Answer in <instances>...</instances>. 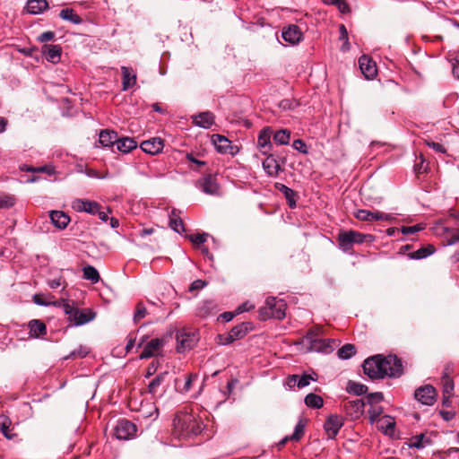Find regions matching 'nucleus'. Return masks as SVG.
<instances>
[{
	"label": "nucleus",
	"instance_id": "5",
	"mask_svg": "<svg viewBox=\"0 0 459 459\" xmlns=\"http://www.w3.org/2000/svg\"><path fill=\"white\" fill-rule=\"evenodd\" d=\"M370 235H365L354 230L342 231L338 235L339 247L344 252H350L354 244L363 243Z\"/></svg>",
	"mask_w": 459,
	"mask_h": 459
},
{
	"label": "nucleus",
	"instance_id": "2",
	"mask_svg": "<svg viewBox=\"0 0 459 459\" xmlns=\"http://www.w3.org/2000/svg\"><path fill=\"white\" fill-rule=\"evenodd\" d=\"M62 307L72 325L79 326L94 319L95 314L89 308H79L72 300L62 299Z\"/></svg>",
	"mask_w": 459,
	"mask_h": 459
},
{
	"label": "nucleus",
	"instance_id": "3",
	"mask_svg": "<svg viewBox=\"0 0 459 459\" xmlns=\"http://www.w3.org/2000/svg\"><path fill=\"white\" fill-rule=\"evenodd\" d=\"M286 303L283 299H277L275 297H268L265 305L259 308L261 320L269 318L282 319L285 317Z\"/></svg>",
	"mask_w": 459,
	"mask_h": 459
},
{
	"label": "nucleus",
	"instance_id": "7",
	"mask_svg": "<svg viewBox=\"0 0 459 459\" xmlns=\"http://www.w3.org/2000/svg\"><path fill=\"white\" fill-rule=\"evenodd\" d=\"M137 428L130 420H119L114 429V435L117 439L127 440L134 437L136 434Z\"/></svg>",
	"mask_w": 459,
	"mask_h": 459
},
{
	"label": "nucleus",
	"instance_id": "37",
	"mask_svg": "<svg viewBox=\"0 0 459 459\" xmlns=\"http://www.w3.org/2000/svg\"><path fill=\"white\" fill-rule=\"evenodd\" d=\"M305 404L312 409H320L324 405V400L320 395L316 394H308L305 397Z\"/></svg>",
	"mask_w": 459,
	"mask_h": 459
},
{
	"label": "nucleus",
	"instance_id": "56",
	"mask_svg": "<svg viewBox=\"0 0 459 459\" xmlns=\"http://www.w3.org/2000/svg\"><path fill=\"white\" fill-rule=\"evenodd\" d=\"M195 379H197V375L196 374H190L186 377L183 387L180 388V392L181 393H187L190 390V388H191L193 381L195 380Z\"/></svg>",
	"mask_w": 459,
	"mask_h": 459
},
{
	"label": "nucleus",
	"instance_id": "12",
	"mask_svg": "<svg viewBox=\"0 0 459 459\" xmlns=\"http://www.w3.org/2000/svg\"><path fill=\"white\" fill-rule=\"evenodd\" d=\"M355 217L363 221H389L393 219V216L388 213H385L379 211L371 212L368 210L360 209L354 213Z\"/></svg>",
	"mask_w": 459,
	"mask_h": 459
},
{
	"label": "nucleus",
	"instance_id": "57",
	"mask_svg": "<svg viewBox=\"0 0 459 459\" xmlns=\"http://www.w3.org/2000/svg\"><path fill=\"white\" fill-rule=\"evenodd\" d=\"M296 106L297 104L290 100H283L279 103V107L284 110L293 109Z\"/></svg>",
	"mask_w": 459,
	"mask_h": 459
},
{
	"label": "nucleus",
	"instance_id": "58",
	"mask_svg": "<svg viewBox=\"0 0 459 459\" xmlns=\"http://www.w3.org/2000/svg\"><path fill=\"white\" fill-rule=\"evenodd\" d=\"M218 340H219V343L222 344V345H228L234 342L233 338L230 336V334L229 333H225V334H219Z\"/></svg>",
	"mask_w": 459,
	"mask_h": 459
},
{
	"label": "nucleus",
	"instance_id": "54",
	"mask_svg": "<svg viewBox=\"0 0 459 459\" xmlns=\"http://www.w3.org/2000/svg\"><path fill=\"white\" fill-rule=\"evenodd\" d=\"M0 431L4 434L7 438H12V436L9 434V422L8 418L1 415L0 416Z\"/></svg>",
	"mask_w": 459,
	"mask_h": 459
},
{
	"label": "nucleus",
	"instance_id": "18",
	"mask_svg": "<svg viewBox=\"0 0 459 459\" xmlns=\"http://www.w3.org/2000/svg\"><path fill=\"white\" fill-rule=\"evenodd\" d=\"M281 37L286 42L295 45L301 40L302 32L298 25L292 24L283 28Z\"/></svg>",
	"mask_w": 459,
	"mask_h": 459
},
{
	"label": "nucleus",
	"instance_id": "24",
	"mask_svg": "<svg viewBox=\"0 0 459 459\" xmlns=\"http://www.w3.org/2000/svg\"><path fill=\"white\" fill-rule=\"evenodd\" d=\"M395 420L389 415H383L378 419L377 429L385 435L393 437L394 435Z\"/></svg>",
	"mask_w": 459,
	"mask_h": 459
},
{
	"label": "nucleus",
	"instance_id": "55",
	"mask_svg": "<svg viewBox=\"0 0 459 459\" xmlns=\"http://www.w3.org/2000/svg\"><path fill=\"white\" fill-rule=\"evenodd\" d=\"M207 238H208L207 233H202V234L198 233V234L189 236L190 241L195 245L204 244L206 241Z\"/></svg>",
	"mask_w": 459,
	"mask_h": 459
},
{
	"label": "nucleus",
	"instance_id": "20",
	"mask_svg": "<svg viewBox=\"0 0 459 459\" xmlns=\"http://www.w3.org/2000/svg\"><path fill=\"white\" fill-rule=\"evenodd\" d=\"M200 189L207 195H218L219 185L212 175L204 176L199 180Z\"/></svg>",
	"mask_w": 459,
	"mask_h": 459
},
{
	"label": "nucleus",
	"instance_id": "14",
	"mask_svg": "<svg viewBox=\"0 0 459 459\" xmlns=\"http://www.w3.org/2000/svg\"><path fill=\"white\" fill-rule=\"evenodd\" d=\"M359 65L362 74L368 80L374 79L377 74L376 63L368 56H361L359 58Z\"/></svg>",
	"mask_w": 459,
	"mask_h": 459
},
{
	"label": "nucleus",
	"instance_id": "62",
	"mask_svg": "<svg viewBox=\"0 0 459 459\" xmlns=\"http://www.w3.org/2000/svg\"><path fill=\"white\" fill-rule=\"evenodd\" d=\"M254 307H255L254 305L250 304L249 302H245V303L241 304L240 306H238V307L236 310V313L241 314L244 312H247V311L253 309Z\"/></svg>",
	"mask_w": 459,
	"mask_h": 459
},
{
	"label": "nucleus",
	"instance_id": "26",
	"mask_svg": "<svg viewBox=\"0 0 459 459\" xmlns=\"http://www.w3.org/2000/svg\"><path fill=\"white\" fill-rule=\"evenodd\" d=\"M49 216L52 223L60 230L65 229L70 222V217L61 211H52Z\"/></svg>",
	"mask_w": 459,
	"mask_h": 459
},
{
	"label": "nucleus",
	"instance_id": "4",
	"mask_svg": "<svg viewBox=\"0 0 459 459\" xmlns=\"http://www.w3.org/2000/svg\"><path fill=\"white\" fill-rule=\"evenodd\" d=\"M383 359L381 354H377L368 358L364 360L363 370L364 373L371 379H379L386 377V370L384 369Z\"/></svg>",
	"mask_w": 459,
	"mask_h": 459
},
{
	"label": "nucleus",
	"instance_id": "52",
	"mask_svg": "<svg viewBox=\"0 0 459 459\" xmlns=\"http://www.w3.org/2000/svg\"><path fill=\"white\" fill-rule=\"evenodd\" d=\"M316 374L314 375H307L304 374L301 377L299 376V381L297 383V386L299 388H303L310 384V381H315L316 378Z\"/></svg>",
	"mask_w": 459,
	"mask_h": 459
},
{
	"label": "nucleus",
	"instance_id": "40",
	"mask_svg": "<svg viewBox=\"0 0 459 459\" xmlns=\"http://www.w3.org/2000/svg\"><path fill=\"white\" fill-rule=\"evenodd\" d=\"M356 353V347L353 344L347 343L338 350V357L342 359H351Z\"/></svg>",
	"mask_w": 459,
	"mask_h": 459
},
{
	"label": "nucleus",
	"instance_id": "15",
	"mask_svg": "<svg viewBox=\"0 0 459 459\" xmlns=\"http://www.w3.org/2000/svg\"><path fill=\"white\" fill-rule=\"evenodd\" d=\"M342 425V419L336 414H333L326 419L324 429L329 438H334Z\"/></svg>",
	"mask_w": 459,
	"mask_h": 459
},
{
	"label": "nucleus",
	"instance_id": "49",
	"mask_svg": "<svg viewBox=\"0 0 459 459\" xmlns=\"http://www.w3.org/2000/svg\"><path fill=\"white\" fill-rule=\"evenodd\" d=\"M90 352L89 348L86 346H80L79 348L73 351L68 356H66L65 359H76V358H85L88 353Z\"/></svg>",
	"mask_w": 459,
	"mask_h": 459
},
{
	"label": "nucleus",
	"instance_id": "21",
	"mask_svg": "<svg viewBox=\"0 0 459 459\" xmlns=\"http://www.w3.org/2000/svg\"><path fill=\"white\" fill-rule=\"evenodd\" d=\"M42 53L47 61L57 64L61 58L62 48L59 45L47 44L42 47Z\"/></svg>",
	"mask_w": 459,
	"mask_h": 459
},
{
	"label": "nucleus",
	"instance_id": "6",
	"mask_svg": "<svg viewBox=\"0 0 459 459\" xmlns=\"http://www.w3.org/2000/svg\"><path fill=\"white\" fill-rule=\"evenodd\" d=\"M177 351L185 352L193 349L198 342V333L195 331L181 329L177 333Z\"/></svg>",
	"mask_w": 459,
	"mask_h": 459
},
{
	"label": "nucleus",
	"instance_id": "51",
	"mask_svg": "<svg viewBox=\"0 0 459 459\" xmlns=\"http://www.w3.org/2000/svg\"><path fill=\"white\" fill-rule=\"evenodd\" d=\"M383 409L379 406H373L368 410V417L371 423L378 422V419L382 416Z\"/></svg>",
	"mask_w": 459,
	"mask_h": 459
},
{
	"label": "nucleus",
	"instance_id": "48",
	"mask_svg": "<svg viewBox=\"0 0 459 459\" xmlns=\"http://www.w3.org/2000/svg\"><path fill=\"white\" fill-rule=\"evenodd\" d=\"M147 309L143 302H138L136 304L135 311L134 314V322L137 323L141 319L144 318L147 316Z\"/></svg>",
	"mask_w": 459,
	"mask_h": 459
},
{
	"label": "nucleus",
	"instance_id": "43",
	"mask_svg": "<svg viewBox=\"0 0 459 459\" xmlns=\"http://www.w3.org/2000/svg\"><path fill=\"white\" fill-rule=\"evenodd\" d=\"M368 390V387L360 383H357L354 381H349L347 385V391L349 393L354 394L356 395H361L365 394Z\"/></svg>",
	"mask_w": 459,
	"mask_h": 459
},
{
	"label": "nucleus",
	"instance_id": "17",
	"mask_svg": "<svg viewBox=\"0 0 459 459\" xmlns=\"http://www.w3.org/2000/svg\"><path fill=\"white\" fill-rule=\"evenodd\" d=\"M164 142L160 137H153L149 140L143 141L141 143V149L151 155H156L163 150Z\"/></svg>",
	"mask_w": 459,
	"mask_h": 459
},
{
	"label": "nucleus",
	"instance_id": "11",
	"mask_svg": "<svg viewBox=\"0 0 459 459\" xmlns=\"http://www.w3.org/2000/svg\"><path fill=\"white\" fill-rule=\"evenodd\" d=\"M71 206L77 212H86L91 215H95L99 212V208H101V205L96 201L81 198L74 199Z\"/></svg>",
	"mask_w": 459,
	"mask_h": 459
},
{
	"label": "nucleus",
	"instance_id": "35",
	"mask_svg": "<svg viewBox=\"0 0 459 459\" xmlns=\"http://www.w3.org/2000/svg\"><path fill=\"white\" fill-rule=\"evenodd\" d=\"M59 16L61 19L68 21L73 24H81L82 22V19L72 8L61 10Z\"/></svg>",
	"mask_w": 459,
	"mask_h": 459
},
{
	"label": "nucleus",
	"instance_id": "16",
	"mask_svg": "<svg viewBox=\"0 0 459 459\" xmlns=\"http://www.w3.org/2000/svg\"><path fill=\"white\" fill-rule=\"evenodd\" d=\"M336 346L337 342L334 339H324L320 337L317 341H313L312 346H308L307 350L309 351L330 353Z\"/></svg>",
	"mask_w": 459,
	"mask_h": 459
},
{
	"label": "nucleus",
	"instance_id": "32",
	"mask_svg": "<svg viewBox=\"0 0 459 459\" xmlns=\"http://www.w3.org/2000/svg\"><path fill=\"white\" fill-rule=\"evenodd\" d=\"M117 134L114 131L102 130L100 133L99 142L104 147L112 146L116 143Z\"/></svg>",
	"mask_w": 459,
	"mask_h": 459
},
{
	"label": "nucleus",
	"instance_id": "28",
	"mask_svg": "<svg viewBox=\"0 0 459 459\" xmlns=\"http://www.w3.org/2000/svg\"><path fill=\"white\" fill-rule=\"evenodd\" d=\"M116 144L117 150L123 153H128L137 147V143L130 137L117 138Z\"/></svg>",
	"mask_w": 459,
	"mask_h": 459
},
{
	"label": "nucleus",
	"instance_id": "19",
	"mask_svg": "<svg viewBox=\"0 0 459 459\" xmlns=\"http://www.w3.org/2000/svg\"><path fill=\"white\" fill-rule=\"evenodd\" d=\"M273 135V129L270 126L263 128L257 138V146L260 148L264 154H266L272 149L271 137Z\"/></svg>",
	"mask_w": 459,
	"mask_h": 459
},
{
	"label": "nucleus",
	"instance_id": "31",
	"mask_svg": "<svg viewBox=\"0 0 459 459\" xmlns=\"http://www.w3.org/2000/svg\"><path fill=\"white\" fill-rule=\"evenodd\" d=\"M275 188L284 195L290 208H294L296 206V193L294 190L281 183H276Z\"/></svg>",
	"mask_w": 459,
	"mask_h": 459
},
{
	"label": "nucleus",
	"instance_id": "33",
	"mask_svg": "<svg viewBox=\"0 0 459 459\" xmlns=\"http://www.w3.org/2000/svg\"><path fill=\"white\" fill-rule=\"evenodd\" d=\"M263 167L269 176H277L281 170L280 165L272 156L263 161Z\"/></svg>",
	"mask_w": 459,
	"mask_h": 459
},
{
	"label": "nucleus",
	"instance_id": "45",
	"mask_svg": "<svg viewBox=\"0 0 459 459\" xmlns=\"http://www.w3.org/2000/svg\"><path fill=\"white\" fill-rule=\"evenodd\" d=\"M320 337H321V328L315 327V328L310 329L307 333V334L304 338V342L307 344V347L312 346L313 341H317Z\"/></svg>",
	"mask_w": 459,
	"mask_h": 459
},
{
	"label": "nucleus",
	"instance_id": "27",
	"mask_svg": "<svg viewBox=\"0 0 459 459\" xmlns=\"http://www.w3.org/2000/svg\"><path fill=\"white\" fill-rule=\"evenodd\" d=\"M30 329V336L38 338L47 333L46 325L38 319L30 320L28 324Z\"/></svg>",
	"mask_w": 459,
	"mask_h": 459
},
{
	"label": "nucleus",
	"instance_id": "64",
	"mask_svg": "<svg viewBox=\"0 0 459 459\" xmlns=\"http://www.w3.org/2000/svg\"><path fill=\"white\" fill-rule=\"evenodd\" d=\"M205 285H206V282H205V281H202V280H195V281H194L191 283L189 290H201V289H203Z\"/></svg>",
	"mask_w": 459,
	"mask_h": 459
},
{
	"label": "nucleus",
	"instance_id": "38",
	"mask_svg": "<svg viewBox=\"0 0 459 459\" xmlns=\"http://www.w3.org/2000/svg\"><path fill=\"white\" fill-rule=\"evenodd\" d=\"M290 131L288 129H281L273 134V140L276 143L287 145L290 143Z\"/></svg>",
	"mask_w": 459,
	"mask_h": 459
},
{
	"label": "nucleus",
	"instance_id": "46",
	"mask_svg": "<svg viewBox=\"0 0 459 459\" xmlns=\"http://www.w3.org/2000/svg\"><path fill=\"white\" fill-rule=\"evenodd\" d=\"M339 31H340L339 39L343 42V44L341 47V50L342 52H347L348 50H350V43H349L347 29L343 24H341L339 27Z\"/></svg>",
	"mask_w": 459,
	"mask_h": 459
},
{
	"label": "nucleus",
	"instance_id": "59",
	"mask_svg": "<svg viewBox=\"0 0 459 459\" xmlns=\"http://www.w3.org/2000/svg\"><path fill=\"white\" fill-rule=\"evenodd\" d=\"M293 147L302 153H307V145L301 139H297L293 142Z\"/></svg>",
	"mask_w": 459,
	"mask_h": 459
},
{
	"label": "nucleus",
	"instance_id": "53",
	"mask_svg": "<svg viewBox=\"0 0 459 459\" xmlns=\"http://www.w3.org/2000/svg\"><path fill=\"white\" fill-rule=\"evenodd\" d=\"M15 198L12 195H2L0 196V208L8 209L14 205Z\"/></svg>",
	"mask_w": 459,
	"mask_h": 459
},
{
	"label": "nucleus",
	"instance_id": "39",
	"mask_svg": "<svg viewBox=\"0 0 459 459\" xmlns=\"http://www.w3.org/2000/svg\"><path fill=\"white\" fill-rule=\"evenodd\" d=\"M82 271L84 279L91 281L92 283H96L100 281V273L95 267L87 265L83 267Z\"/></svg>",
	"mask_w": 459,
	"mask_h": 459
},
{
	"label": "nucleus",
	"instance_id": "60",
	"mask_svg": "<svg viewBox=\"0 0 459 459\" xmlns=\"http://www.w3.org/2000/svg\"><path fill=\"white\" fill-rule=\"evenodd\" d=\"M421 228L418 225L414 226H405L402 228V233L403 235H409V234H414L418 231H420Z\"/></svg>",
	"mask_w": 459,
	"mask_h": 459
},
{
	"label": "nucleus",
	"instance_id": "1",
	"mask_svg": "<svg viewBox=\"0 0 459 459\" xmlns=\"http://www.w3.org/2000/svg\"><path fill=\"white\" fill-rule=\"evenodd\" d=\"M202 419L192 411H178L173 420V436L178 439H189L202 433Z\"/></svg>",
	"mask_w": 459,
	"mask_h": 459
},
{
	"label": "nucleus",
	"instance_id": "10",
	"mask_svg": "<svg viewBox=\"0 0 459 459\" xmlns=\"http://www.w3.org/2000/svg\"><path fill=\"white\" fill-rule=\"evenodd\" d=\"M212 143L215 149L222 154L235 155L238 152V147L233 145L228 138L221 134H212Z\"/></svg>",
	"mask_w": 459,
	"mask_h": 459
},
{
	"label": "nucleus",
	"instance_id": "41",
	"mask_svg": "<svg viewBox=\"0 0 459 459\" xmlns=\"http://www.w3.org/2000/svg\"><path fill=\"white\" fill-rule=\"evenodd\" d=\"M442 385L443 394H446V396H453L455 387L454 381L446 372H444V375L442 377Z\"/></svg>",
	"mask_w": 459,
	"mask_h": 459
},
{
	"label": "nucleus",
	"instance_id": "9",
	"mask_svg": "<svg viewBox=\"0 0 459 459\" xmlns=\"http://www.w3.org/2000/svg\"><path fill=\"white\" fill-rule=\"evenodd\" d=\"M414 397L420 403L430 406L437 400V391L434 386L426 385L415 390Z\"/></svg>",
	"mask_w": 459,
	"mask_h": 459
},
{
	"label": "nucleus",
	"instance_id": "47",
	"mask_svg": "<svg viewBox=\"0 0 459 459\" xmlns=\"http://www.w3.org/2000/svg\"><path fill=\"white\" fill-rule=\"evenodd\" d=\"M305 430V422L302 419L299 420L297 425L295 426V429L292 435L290 436L291 441H299L304 435Z\"/></svg>",
	"mask_w": 459,
	"mask_h": 459
},
{
	"label": "nucleus",
	"instance_id": "13",
	"mask_svg": "<svg viewBox=\"0 0 459 459\" xmlns=\"http://www.w3.org/2000/svg\"><path fill=\"white\" fill-rule=\"evenodd\" d=\"M164 345L165 340L163 338L152 339L143 346V350L140 354V359H144L158 355Z\"/></svg>",
	"mask_w": 459,
	"mask_h": 459
},
{
	"label": "nucleus",
	"instance_id": "8",
	"mask_svg": "<svg viewBox=\"0 0 459 459\" xmlns=\"http://www.w3.org/2000/svg\"><path fill=\"white\" fill-rule=\"evenodd\" d=\"M384 369L386 370V377H399L403 374V364L401 359L395 355H382Z\"/></svg>",
	"mask_w": 459,
	"mask_h": 459
},
{
	"label": "nucleus",
	"instance_id": "50",
	"mask_svg": "<svg viewBox=\"0 0 459 459\" xmlns=\"http://www.w3.org/2000/svg\"><path fill=\"white\" fill-rule=\"evenodd\" d=\"M325 4H331L336 6L339 11L345 13L349 11V5L345 0H323Z\"/></svg>",
	"mask_w": 459,
	"mask_h": 459
},
{
	"label": "nucleus",
	"instance_id": "30",
	"mask_svg": "<svg viewBox=\"0 0 459 459\" xmlns=\"http://www.w3.org/2000/svg\"><path fill=\"white\" fill-rule=\"evenodd\" d=\"M169 227L179 234L185 231L184 222L176 209L169 213Z\"/></svg>",
	"mask_w": 459,
	"mask_h": 459
},
{
	"label": "nucleus",
	"instance_id": "42",
	"mask_svg": "<svg viewBox=\"0 0 459 459\" xmlns=\"http://www.w3.org/2000/svg\"><path fill=\"white\" fill-rule=\"evenodd\" d=\"M229 333L234 341L242 339L247 333V326L246 324H240L234 326Z\"/></svg>",
	"mask_w": 459,
	"mask_h": 459
},
{
	"label": "nucleus",
	"instance_id": "22",
	"mask_svg": "<svg viewBox=\"0 0 459 459\" xmlns=\"http://www.w3.org/2000/svg\"><path fill=\"white\" fill-rule=\"evenodd\" d=\"M365 403L362 399L356 398L354 400L346 401L343 403V409L350 416L358 417L364 411Z\"/></svg>",
	"mask_w": 459,
	"mask_h": 459
},
{
	"label": "nucleus",
	"instance_id": "25",
	"mask_svg": "<svg viewBox=\"0 0 459 459\" xmlns=\"http://www.w3.org/2000/svg\"><path fill=\"white\" fill-rule=\"evenodd\" d=\"M122 89L127 91L136 83V74L132 68L122 66Z\"/></svg>",
	"mask_w": 459,
	"mask_h": 459
},
{
	"label": "nucleus",
	"instance_id": "36",
	"mask_svg": "<svg viewBox=\"0 0 459 459\" xmlns=\"http://www.w3.org/2000/svg\"><path fill=\"white\" fill-rule=\"evenodd\" d=\"M435 247L432 245H428L426 247H422L418 250L409 254L410 258L420 260L428 257L435 252Z\"/></svg>",
	"mask_w": 459,
	"mask_h": 459
},
{
	"label": "nucleus",
	"instance_id": "61",
	"mask_svg": "<svg viewBox=\"0 0 459 459\" xmlns=\"http://www.w3.org/2000/svg\"><path fill=\"white\" fill-rule=\"evenodd\" d=\"M54 38H55V33L53 31H45L38 37V39L40 42H48V41L52 40Z\"/></svg>",
	"mask_w": 459,
	"mask_h": 459
},
{
	"label": "nucleus",
	"instance_id": "44",
	"mask_svg": "<svg viewBox=\"0 0 459 459\" xmlns=\"http://www.w3.org/2000/svg\"><path fill=\"white\" fill-rule=\"evenodd\" d=\"M167 372L160 373L157 375L149 384L148 385V392L152 394H155L157 392L158 387L162 384L164 381Z\"/></svg>",
	"mask_w": 459,
	"mask_h": 459
},
{
	"label": "nucleus",
	"instance_id": "29",
	"mask_svg": "<svg viewBox=\"0 0 459 459\" xmlns=\"http://www.w3.org/2000/svg\"><path fill=\"white\" fill-rule=\"evenodd\" d=\"M26 6L28 13L39 14L48 7V3L47 0H29Z\"/></svg>",
	"mask_w": 459,
	"mask_h": 459
},
{
	"label": "nucleus",
	"instance_id": "34",
	"mask_svg": "<svg viewBox=\"0 0 459 459\" xmlns=\"http://www.w3.org/2000/svg\"><path fill=\"white\" fill-rule=\"evenodd\" d=\"M431 443V440L429 437H426L424 434L417 435L415 437H412L410 440L409 446L417 448V449H422L426 446H429Z\"/></svg>",
	"mask_w": 459,
	"mask_h": 459
},
{
	"label": "nucleus",
	"instance_id": "63",
	"mask_svg": "<svg viewBox=\"0 0 459 459\" xmlns=\"http://www.w3.org/2000/svg\"><path fill=\"white\" fill-rule=\"evenodd\" d=\"M428 145L437 152L445 153L446 152V148L439 143L431 142Z\"/></svg>",
	"mask_w": 459,
	"mask_h": 459
},
{
	"label": "nucleus",
	"instance_id": "23",
	"mask_svg": "<svg viewBox=\"0 0 459 459\" xmlns=\"http://www.w3.org/2000/svg\"><path fill=\"white\" fill-rule=\"evenodd\" d=\"M193 123L202 128H211L214 124V115L210 111L201 112L193 116Z\"/></svg>",
	"mask_w": 459,
	"mask_h": 459
}]
</instances>
